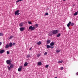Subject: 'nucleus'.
<instances>
[{"instance_id":"nucleus-22","label":"nucleus","mask_w":78,"mask_h":78,"mask_svg":"<svg viewBox=\"0 0 78 78\" xmlns=\"http://www.w3.org/2000/svg\"><path fill=\"white\" fill-rule=\"evenodd\" d=\"M77 13H78L77 12H75V13L74 14V16H76V15H77Z\"/></svg>"},{"instance_id":"nucleus-25","label":"nucleus","mask_w":78,"mask_h":78,"mask_svg":"<svg viewBox=\"0 0 78 78\" xmlns=\"http://www.w3.org/2000/svg\"><path fill=\"white\" fill-rule=\"evenodd\" d=\"M23 0H18L16 2H17H17H20V1H23Z\"/></svg>"},{"instance_id":"nucleus-43","label":"nucleus","mask_w":78,"mask_h":78,"mask_svg":"<svg viewBox=\"0 0 78 78\" xmlns=\"http://www.w3.org/2000/svg\"><path fill=\"white\" fill-rule=\"evenodd\" d=\"M77 12H78V11H77Z\"/></svg>"},{"instance_id":"nucleus-6","label":"nucleus","mask_w":78,"mask_h":78,"mask_svg":"<svg viewBox=\"0 0 78 78\" xmlns=\"http://www.w3.org/2000/svg\"><path fill=\"white\" fill-rule=\"evenodd\" d=\"M11 62V61L10 60H7L6 61V63L7 64H10Z\"/></svg>"},{"instance_id":"nucleus-37","label":"nucleus","mask_w":78,"mask_h":78,"mask_svg":"<svg viewBox=\"0 0 78 78\" xmlns=\"http://www.w3.org/2000/svg\"><path fill=\"white\" fill-rule=\"evenodd\" d=\"M15 44H16V43H13L12 44V45H15Z\"/></svg>"},{"instance_id":"nucleus-39","label":"nucleus","mask_w":78,"mask_h":78,"mask_svg":"<svg viewBox=\"0 0 78 78\" xmlns=\"http://www.w3.org/2000/svg\"><path fill=\"white\" fill-rule=\"evenodd\" d=\"M76 75H78V73H76Z\"/></svg>"},{"instance_id":"nucleus-24","label":"nucleus","mask_w":78,"mask_h":78,"mask_svg":"<svg viewBox=\"0 0 78 78\" xmlns=\"http://www.w3.org/2000/svg\"><path fill=\"white\" fill-rule=\"evenodd\" d=\"M62 62H63V61H62L58 62V63H62Z\"/></svg>"},{"instance_id":"nucleus-17","label":"nucleus","mask_w":78,"mask_h":78,"mask_svg":"<svg viewBox=\"0 0 78 78\" xmlns=\"http://www.w3.org/2000/svg\"><path fill=\"white\" fill-rule=\"evenodd\" d=\"M41 41H39L38 42H37V44L38 45H40L41 44Z\"/></svg>"},{"instance_id":"nucleus-7","label":"nucleus","mask_w":78,"mask_h":78,"mask_svg":"<svg viewBox=\"0 0 78 78\" xmlns=\"http://www.w3.org/2000/svg\"><path fill=\"white\" fill-rule=\"evenodd\" d=\"M10 67L11 68H13L14 67V65L12 63H10L9 64Z\"/></svg>"},{"instance_id":"nucleus-10","label":"nucleus","mask_w":78,"mask_h":78,"mask_svg":"<svg viewBox=\"0 0 78 78\" xmlns=\"http://www.w3.org/2000/svg\"><path fill=\"white\" fill-rule=\"evenodd\" d=\"M28 63L27 62H26L24 64V66H27V65H28Z\"/></svg>"},{"instance_id":"nucleus-1","label":"nucleus","mask_w":78,"mask_h":78,"mask_svg":"<svg viewBox=\"0 0 78 78\" xmlns=\"http://www.w3.org/2000/svg\"><path fill=\"white\" fill-rule=\"evenodd\" d=\"M70 24H71V26L72 27L74 25V23H71V22L70 21L69 22V23H68V24L67 25V27H69L70 26Z\"/></svg>"},{"instance_id":"nucleus-3","label":"nucleus","mask_w":78,"mask_h":78,"mask_svg":"<svg viewBox=\"0 0 78 78\" xmlns=\"http://www.w3.org/2000/svg\"><path fill=\"white\" fill-rule=\"evenodd\" d=\"M29 30H31L33 31L35 29V28L34 27H33L32 26H30L29 27Z\"/></svg>"},{"instance_id":"nucleus-33","label":"nucleus","mask_w":78,"mask_h":78,"mask_svg":"<svg viewBox=\"0 0 78 78\" xmlns=\"http://www.w3.org/2000/svg\"><path fill=\"white\" fill-rule=\"evenodd\" d=\"M48 67V65H46V66H45V67L47 68Z\"/></svg>"},{"instance_id":"nucleus-15","label":"nucleus","mask_w":78,"mask_h":78,"mask_svg":"<svg viewBox=\"0 0 78 78\" xmlns=\"http://www.w3.org/2000/svg\"><path fill=\"white\" fill-rule=\"evenodd\" d=\"M9 47V45L8 44H6L5 47V48H8Z\"/></svg>"},{"instance_id":"nucleus-13","label":"nucleus","mask_w":78,"mask_h":78,"mask_svg":"<svg viewBox=\"0 0 78 78\" xmlns=\"http://www.w3.org/2000/svg\"><path fill=\"white\" fill-rule=\"evenodd\" d=\"M19 26L20 27H22L23 26V24L22 23H20V24H19Z\"/></svg>"},{"instance_id":"nucleus-9","label":"nucleus","mask_w":78,"mask_h":78,"mask_svg":"<svg viewBox=\"0 0 78 78\" xmlns=\"http://www.w3.org/2000/svg\"><path fill=\"white\" fill-rule=\"evenodd\" d=\"M4 50H1L0 51V53L2 54L4 53Z\"/></svg>"},{"instance_id":"nucleus-31","label":"nucleus","mask_w":78,"mask_h":78,"mask_svg":"<svg viewBox=\"0 0 78 78\" xmlns=\"http://www.w3.org/2000/svg\"><path fill=\"white\" fill-rule=\"evenodd\" d=\"M28 22V23L29 24H32V23L31 22H29H29Z\"/></svg>"},{"instance_id":"nucleus-28","label":"nucleus","mask_w":78,"mask_h":78,"mask_svg":"<svg viewBox=\"0 0 78 78\" xmlns=\"http://www.w3.org/2000/svg\"><path fill=\"white\" fill-rule=\"evenodd\" d=\"M12 37H13L12 36H10L9 39H12Z\"/></svg>"},{"instance_id":"nucleus-36","label":"nucleus","mask_w":78,"mask_h":78,"mask_svg":"<svg viewBox=\"0 0 78 78\" xmlns=\"http://www.w3.org/2000/svg\"><path fill=\"white\" fill-rule=\"evenodd\" d=\"M36 27H37L38 26V24H35Z\"/></svg>"},{"instance_id":"nucleus-26","label":"nucleus","mask_w":78,"mask_h":78,"mask_svg":"<svg viewBox=\"0 0 78 78\" xmlns=\"http://www.w3.org/2000/svg\"><path fill=\"white\" fill-rule=\"evenodd\" d=\"M40 56V54H39L37 55V57H38Z\"/></svg>"},{"instance_id":"nucleus-40","label":"nucleus","mask_w":78,"mask_h":78,"mask_svg":"<svg viewBox=\"0 0 78 78\" xmlns=\"http://www.w3.org/2000/svg\"><path fill=\"white\" fill-rule=\"evenodd\" d=\"M2 44V42H0V45H1Z\"/></svg>"},{"instance_id":"nucleus-35","label":"nucleus","mask_w":78,"mask_h":78,"mask_svg":"<svg viewBox=\"0 0 78 78\" xmlns=\"http://www.w3.org/2000/svg\"><path fill=\"white\" fill-rule=\"evenodd\" d=\"M63 69V67H62L61 68V70H62V69Z\"/></svg>"},{"instance_id":"nucleus-27","label":"nucleus","mask_w":78,"mask_h":78,"mask_svg":"<svg viewBox=\"0 0 78 78\" xmlns=\"http://www.w3.org/2000/svg\"><path fill=\"white\" fill-rule=\"evenodd\" d=\"M3 34H2V33H0V36H3Z\"/></svg>"},{"instance_id":"nucleus-16","label":"nucleus","mask_w":78,"mask_h":78,"mask_svg":"<svg viewBox=\"0 0 78 78\" xmlns=\"http://www.w3.org/2000/svg\"><path fill=\"white\" fill-rule=\"evenodd\" d=\"M61 35V34H58L57 36V37H59Z\"/></svg>"},{"instance_id":"nucleus-11","label":"nucleus","mask_w":78,"mask_h":78,"mask_svg":"<svg viewBox=\"0 0 78 78\" xmlns=\"http://www.w3.org/2000/svg\"><path fill=\"white\" fill-rule=\"evenodd\" d=\"M50 42V40H47V44H49Z\"/></svg>"},{"instance_id":"nucleus-2","label":"nucleus","mask_w":78,"mask_h":78,"mask_svg":"<svg viewBox=\"0 0 78 78\" xmlns=\"http://www.w3.org/2000/svg\"><path fill=\"white\" fill-rule=\"evenodd\" d=\"M58 33L57 30H53L52 31V33L53 34H55Z\"/></svg>"},{"instance_id":"nucleus-34","label":"nucleus","mask_w":78,"mask_h":78,"mask_svg":"<svg viewBox=\"0 0 78 78\" xmlns=\"http://www.w3.org/2000/svg\"><path fill=\"white\" fill-rule=\"evenodd\" d=\"M47 54V52H45L44 53V55H46Z\"/></svg>"},{"instance_id":"nucleus-32","label":"nucleus","mask_w":78,"mask_h":78,"mask_svg":"<svg viewBox=\"0 0 78 78\" xmlns=\"http://www.w3.org/2000/svg\"><path fill=\"white\" fill-rule=\"evenodd\" d=\"M45 15H48V14L47 12L45 13Z\"/></svg>"},{"instance_id":"nucleus-30","label":"nucleus","mask_w":78,"mask_h":78,"mask_svg":"<svg viewBox=\"0 0 78 78\" xmlns=\"http://www.w3.org/2000/svg\"><path fill=\"white\" fill-rule=\"evenodd\" d=\"M8 67L9 70H10L11 68H10V67H9V66H8Z\"/></svg>"},{"instance_id":"nucleus-19","label":"nucleus","mask_w":78,"mask_h":78,"mask_svg":"<svg viewBox=\"0 0 78 78\" xmlns=\"http://www.w3.org/2000/svg\"><path fill=\"white\" fill-rule=\"evenodd\" d=\"M52 34H51V32H50V33H49L48 35L49 36H51L52 35Z\"/></svg>"},{"instance_id":"nucleus-18","label":"nucleus","mask_w":78,"mask_h":78,"mask_svg":"<svg viewBox=\"0 0 78 78\" xmlns=\"http://www.w3.org/2000/svg\"><path fill=\"white\" fill-rule=\"evenodd\" d=\"M38 64L39 65H41V62H38Z\"/></svg>"},{"instance_id":"nucleus-20","label":"nucleus","mask_w":78,"mask_h":78,"mask_svg":"<svg viewBox=\"0 0 78 78\" xmlns=\"http://www.w3.org/2000/svg\"><path fill=\"white\" fill-rule=\"evenodd\" d=\"M47 48H50V46H49V45H47Z\"/></svg>"},{"instance_id":"nucleus-38","label":"nucleus","mask_w":78,"mask_h":78,"mask_svg":"<svg viewBox=\"0 0 78 78\" xmlns=\"http://www.w3.org/2000/svg\"><path fill=\"white\" fill-rule=\"evenodd\" d=\"M7 54H9V51H7Z\"/></svg>"},{"instance_id":"nucleus-8","label":"nucleus","mask_w":78,"mask_h":78,"mask_svg":"<svg viewBox=\"0 0 78 78\" xmlns=\"http://www.w3.org/2000/svg\"><path fill=\"white\" fill-rule=\"evenodd\" d=\"M22 68V66H20V68H19L18 69V71H20L21 70Z\"/></svg>"},{"instance_id":"nucleus-12","label":"nucleus","mask_w":78,"mask_h":78,"mask_svg":"<svg viewBox=\"0 0 78 78\" xmlns=\"http://www.w3.org/2000/svg\"><path fill=\"white\" fill-rule=\"evenodd\" d=\"M12 43H10L9 44V46L10 47H12Z\"/></svg>"},{"instance_id":"nucleus-5","label":"nucleus","mask_w":78,"mask_h":78,"mask_svg":"<svg viewBox=\"0 0 78 78\" xmlns=\"http://www.w3.org/2000/svg\"><path fill=\"white\" fill-rule=\"evenodd\" d=\"M20 31H22L24 30L25 28L24 27H21L20 28Z\"/></svg>"},{"instance_id":"nucleus-42","label":"nucleus","mask_w":78,"mask_h":78,"mask_svg":"<svg viewBox=\"0 0 78 78\" xmlns=\"http://www.w3.org/2000/svg\"><path fill=\"white\" fill-rule=\"evenodd\" d=\"M63 1H65L66 0H63Z\"/></svg>"},{"instance_id":"nucleus-23","label":"nucleus","mask_w":78,"mask_h":78,"mask_svg":"<svg viewBox=\"0 0 78 78\" xmlns=\"http://www.w3.org/2000/svg\"><path fill=\"white\" fill-rule=\"evenodd\" d=\"M56 52L57 53H58V52H60V51L59 50H56Z\"/></svg>"},{"instance_id":"nucleus-21","label":"nucleus","mask_w":78,"mask_h":78,"mask_svg":"<svg viewBox=\"0 0 78 78\" xmlns=\"http://www.w3.org/2000/svg\"><path fill=\"white\" fill-rule=\"evenodd\" d=\"M30 57V55H27V58H28L29 57Z\"/></svg>"},{"instance_id":"nucleus-41","label":"nucleus","mask_w":78,"mask_h":78,"mask_svg":"<svg viewBox=\"0 0 78 78\" xmlns=\"http://www.w3.org/2000/svg\"><path fill=\"white\" fill-rule=\"evenodd\" d=\"M31 48H30V49H29V50H31Z\"/></svg>"},{"instance_id":"nucleus-29","label":"nucleus","mask_w":78,"mask_h":78,"mask_svg":"<svg viewBox=\"0 0 78 78\" xmlns=\"http://www.w3.org/2000/svg\"><path fill=\"white\" fill-rule=\"evenodd\" d=\"M50 48H54V47L53 46H50Z\"/></svg>"},{"instance_id":"nucleus-14","label":"nucleus","mask_w":78,"mask_h":78,"mask_svg":"<svg viewBox=\"0 0 78 78\" xmlns=\"http://www.w3.org/2000/svg\"><path fill=\"white\" fill-rule=\"evenodd\" d=\"M54 45V43L53 42H51V44H50V45L51 46H53V45Z\"/></svg>"},{"instance_id":"nucleus-4","label":"nucleus","mask_w":78,"mask_h":78,"mask_svg":"<svg viewBox=\"0 0 78 78\" xmlns=\"http://www.w3.org/2000/svg\"><path fill=\"white\" fill-rule=\"evenodd\" d=\"M19 12V10H17V11H16L15 12V15H16L18 16L19 15V14H20V13H18V12Z\"/></svg>"}]
</instances>
